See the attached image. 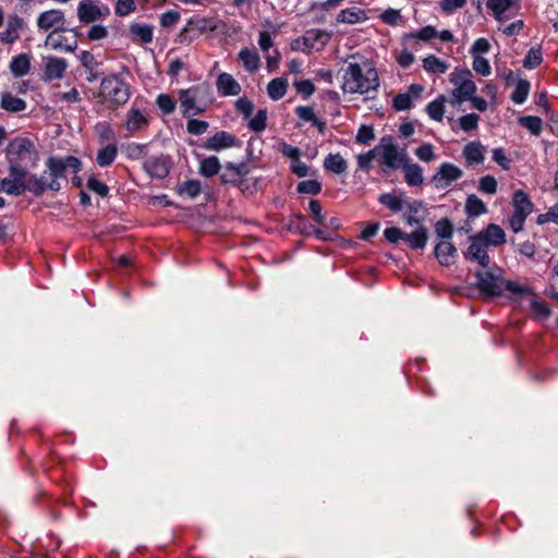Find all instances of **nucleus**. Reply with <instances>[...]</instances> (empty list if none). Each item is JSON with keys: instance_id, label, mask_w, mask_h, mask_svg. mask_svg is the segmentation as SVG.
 Segmentation results:
<instances>
[{"instance_id": "2f4dec72", "label": "nucleus", "mask_w": 558, "mask_h": 558, "mask_svg": "<svg viewBox=\"0 0 558 558\" xmlns=\"http://www.w3.org/2000/svg\"><path fill=\"white\" fill-rule=\"evenodd\" d=\"M239 60L244 69L250 72H256L260 66V57L256 50L244 47L239 52Z\"/></svg>"}, {"instance_id": "4be33fe9", "label": "nucleus", "mask_w": 558, "mask_h": 558, "mask_svg": "<svg viewBox=\"0 0 558 558\" xmlns=\"http://www.w3.org/2000/svg\"><path fill=\"white\" fill-rule=\"evenodd\" d=\"M217 92L225 97L238 96L241 93V85L229 73L222 72L218 75L216 82Z\"/></svg>"}, {"instance_id": "6e6d98bb", "label": "nucleus", "mask_w": 558, "mask_h": 558, "mask_svg": "<svg viewBox=\"0 0 558 558\" xmlns=\"http://www.w3.org/2000/svg\"><path fill=\"white\" fill-rule=\"evenodd\" d=\"M296 190L301 194L317 195L322 191V184L317 180H304L298 184Z\"/></svg>"}, {"instance_id": "0e129e2a", "label": "nucleus", "mask_w": 558, "mask_h": 558, "mask_svg": "<svg viewBox=\"0 0 558 558\" xmlns=\"http://www.w3.org/2000/svg\"><path fill=\"white\" fill-rule=\"evenodd\" d=\"M108 28L98 22L94 23L89 27V29L87 31V38L93 41L101 40L105 39L108 36Z\"/></svg>"}, {"instance_id": "338daca9", "label": "nucleus", "mask_w": 558, "mask_h": 558, "mask_svg": "<svg viewBox=\"0 0 558 558\" xmlns=\"http://www.w3.org/2000/svg\"><path fill=\"white\" fill-rule=\"evenodd\" d=\"M277 150L284 157L290 158L292 161L300 157L301 151L298 147L292 146L284 141H280L277 144Z\"/></svg>"}, {"instance_id": "dca6fc26", "label": "nucleus", "mask_w": 558, "mask_h": 558, "mask_svg": "<svg viewBox=\"0 0 558 558\" xmlns=\"http://www.w3.org/2000/svg\"><path fill=\"white\" fill-rule=\"evenodd\" d=\"M65 25V14L60 9L43 11L36 19V26L40 32H56Z\"/></svg>"}, {"instance_id": "79ce46f5", "label": "nucleus", "mask_w": 558, "mask_h": 558, "mask_svg": "<svg viewBox=\"0 0 558 558\" xmlns=\"http://www.w3.org/2000/svg\"><path fill=\"white\" fill-rule=\"evenodd\" d=\"M220 168H221V166H220V161H219L218 157L210 156V157L204 158L201 161L199 173L205 178H210V177H214L215 174H217L219 172Z\"/></svg>"}, {"instance_id": "6ab92c4d", "label": "nucleus", "mask_w": 558, "mask_h": 558, "mask_svg": "<svg viewBox=\"0 0 558 558\" xmlns=\"http://www.w3.org/2000/svg\"><path fill=\"white\" fill-rule=\"evenodd\" d=\"M470 241L465 258L478 263L482 267H488L490 262L487 253L488 246L477 235L471 236Z\"/></svg>"}, {"instance_id": "13d9d810", "label": "nucleus", "mask_w": 558, "mask_h": 558, "mask_svg": "<svg viewBox=\"0 0 558 558\" xmlns=\"http://www.w3.org/2000/svg\"><path fill=\"white\" fill-rule=\"evenodd\" d=\"M480 117L476 113H468L462 116L458 123L464 132H471L478 126Z\"/></svg>"}, {"instance_id": "1a4fd4ad", "label": "nucleus", "mask_w": 558, "mask_h": 558, "mask_svg": "<svg viewBox=\"0 0 558 558\" xmlns=\"http://www.w3.org/2000/svg\"><path fill=\"white\" fill-rule=\"evenodd\" d=\"M5 155L9 163L13 166H21L22 162L37 159V151L32 141L26 137L13 138L7 147Z\"/></svg>"}, {"instance_id": "3c124183", "label": "nucleus", "mask_w": 558, "mask_h": 558, "mask_svg": "<svg viewBox=\"0 0 558 558\" xmlns=\"http://www.w3.org/2000/svg\"><path fill=\"white\" fill-rule=\"evenodd\" d=\"M29 180H36L38 183L44 185L43 186L44 187L43 189V193L46 190H51V191H59L60 190V183L57 180H54L53 178L49 177V170L48 169L39 178L34 175V174H29Z\"/></svg>"}, {"instance_id": "39448f33", "label": "nucleus", "mask_w": 558, "mask_h": 558, "mask_svg": "<svg viewBox=\"0 0 558 558\" xmlns=\"http://www.w3.org/2000/svg\"><path fill=\"white\" fill-rule=\"evenodd\" d=\"M100 94L109 102L121 106L130 99L131 87L119 74H111L102 78Z\"/></svg>"}, {"instance_id": "58836bf2", "label": "nucleus", "mask_w": 558, "mask_h": 558, "mask_svg": "<svg viewBox=\"0 0 558 558\" xmlns=\"http://www.w3.org/2000/svg\"><path fill=\"white\" fill-rule=\"evenodd\" d=\"M130 33L144 44H150L154 38L153 26L145 23H132L130 25Z\"/></svg>"}, {"instance_id": "f704fd0d", "label": "nucleus", "mask_w": 558, "mask_h": 558, "mask_svg": "<svg viewBox=\"0 0 558 558\" xmlns=\"http://www.w3.org/2000/svg\"><path fill=\"white\" fill-rule=\"evenodd\" d=\"M423 69L429 74H444L449 69V64L440 58L429 54L422 61Z\"/></svg>"}, {"instance_id": "6e6552de", "label": "nucleus", "mask_w": 558, "mask_h": 558, "mask_svg": "<svg viewBox=\"0 0 558 558\" xmlns=\"http://www.w3.org/2000/svg\"><path fill=\"white\" fill-rule=\"evenodd\" d=\"M110 13L109 5L101 0H81L76 8L78 21L85 25L102 22Z\"/></svg>"}, {"instance_id": "603ef678", "label": "nucleus", "mask_w": 558, "mask_h": 558, "mask_svg": "<svg viewBox=\"0 0 558 558\" xmlns=\"http://www.w3.org/2000/svg\"><path fill=\"white\" fill-rule=\"evenodd\" d=\"M497 180L490 174H486L478 180L477 189L480 192L494 195L497 192Z\"/></svg>"}, {"instance_id": "a19ab883", "label": "nucleus", "mask_w": 558, "mask_h": 558, "mask_svg": "<svg viewBox=\"0 0 558 558\" xmlns=\"http://www.w3.org/2000/svg\"><path fill=\"white\" fill-rule=\"evenodd\" d=\"M404 241L414 248H424L427 243V231L425 228H418L410 234H404Z\"/></svg>"}, {"instance_id": "bb28decb", "label": "nucleus", "mask_w": 558, "mask_h": 558, "mask_svg": "<svg viewBox=\"0 0 558 558\" xmlns=\"http://www.w3.org/2000/svg\"><path fill=\"white\" fill-rule=\"evenodd\" d=\"M24 28V21L17 15L10 16L8 20L7 28L0 34V39L4 44H12L19 37L21 31Z\"/></svg>"}, {"instance_id": "4d7b16f0", "label": "nucleus", "mask_w": 558, "mask_h": 558, "mask_svg": "<svg viewBox=\"0 0 558 558\" xmlns=\"http://www.w3.org/2000/svg\"><path fill=\"white\" fill-rule=\"evenodd\" d=\"M414 154L423 162H430L436 158L434 146L429 143L418 146Z\"/></svg>"}, {"instance_id": "774afa93", "label": "nucleus", "mask_w": 558, "mask_h": 558, "mask_svg": "<svg viewBox=\"0 0 558 558\" xmlns=\"http://www.w3.org/2000/svg\"><path fill=\"white\" fill-rule=\"evenodd\" d=\"M294 87L304 98H308L315 93V85L310 80L295 81Z\"/></svg>"}, {"instance_id": "9b49d317", "label": "nucleus", "mask_w": 558, "mask_h": 558, "mask_svg": "<svg viewBox=\"0 0 558 558\" xmlns=\"http://www.w3.org/2000/svg\"><path fill=\"white\" fill-rule=\"evenodd\" d=\"M486 8L499 23L517 16L521 10V0H487Z\"/></svg>"}, {"instance_id": "473e14b6", "label": "nucleus", "mask_w": 558, "mask_h": 558, "mask_svg": "<svg viewBox=\"0 0 558 558\" xmlns=\"http://www.w3.org/2000/svg\"><path fill=\"white\" fill-rule=\"evenodd\" d=\"M118 156V146L116 143H110L101 147L96 155V162L99 167L105 168L114 162Z\"/></svg>"}, {"instance_id": "a18cd8bd", "label": "nucleus", "mask_w": 558, "mask_h": 558, "mask_svg": "<svg viewBox=\"0 0 558 558\" xmlns=\"http://www.w3.org/2000/svg\"><path fill=\"white\" fill-rule=\"evenodd\" d=\"M267 125V110L259 109L248 121V129L255 133L263 132Z\"/></svg>"}, {"instance_id": "680f3d73", "label": "nucleus", "mask_w": 558, "mask_h": 558, "mask_svg": "<svg viewBox=\"0 0 558 558\" xmlns=\"http://www.w3.org/2000/svg\"><path fill=\"white\" fill-rule=\"evenodd\" d=\"M380 20L387 24V25H390V26H396L398 25L401 20H402V15H401V12L400 10H397V9H392V8H389L387 10H385L380 15H379Z\"/></svg>"}, {"instance_id": "c85d7f7f", "label": "nucleus", "mask_w": 558, "mask_h": 558, "mask_svg": "<svg viewBox=\"0 0 558 558\" xmlns=\"http://www.w3.org/2000/svg\"><path fill=\"white\" fill-rule=\"evenodd\" d=\"M366 20H367L366 11L363 9H360L357 7L343 9L338 13V15L336 17V21L338 23L351 24V25L365 22Z\"/></svg>"}, {"instance_id": "aec40b11", "label": "nucleus", "mask_w": 558, "mask_h": 558, "mask_svg": "<svg viewBox=\"0 0 558 558\" xmlns=\"http://www.w3.org/2000/svg\"><path fill=\"white\" fill-rule=\"evenodd\" d=\"M238 138L226 131H219L213 136L208 137L203 147L207 150L220 151L238 145Z\"/></svg>"}, {"instance_id": "72a5a7b5", "label": "nucleus", "mask_w": 558, "mask_h": 558, "mask_svg": "<svg viewBox=\"0 0 558 558\" xmlns=\"http://www.w3.org/2000/svg\"><path fill=\"white\" fill-rule=\"evenodd\" d=\"M289 82L286 77H276L267 84L268 97L272 100H280L287 94Z\"/></svg>"}, {"instance_id": "09e8293b", "label": "nucleus", "mask_w": 558, "mask_h": 558, "mask_svg": "<svg viewBox=\"0 0 558 558\" xmlns=\"http://www.w3.org/2000/svg\"><path fill=\"white\" fill-rule=\"evenodd\" d=\"M519 123L533 135H539L542 132V119L534 116L522 117L519 119Z\"/></svg>"}, {"instance_id": "f8f14e48", "label": "nucleus", "mask_w": 558, "mask_h": 558, "mask_svg": "<svg viewBox=\"0 0 558 558\" xmlns=\"http://www.w3.org/2000/svg\"><path fill=\"white\" fill-rule=\"evenodd\" d=\"M66 28L63 27L56 32L48 33L44 46L48 49L61 51L65 53H72L77 49L78 41L76 34L66 35Z\"/></svg>"}, {"instance_id": "4c0bfd02", "label": "nucleus", "mask_w": 558, "mask_h": 558, "mask_svg": "<svg viewBox=\"0 0 558 558\" xmlns=\"http://www.w3.org/2000/svg\"><path fill=\"white\" fill-rule=\"evenodd\" d=\"M324 168L332 173L341 174L347 170L348 163L339 153L329 154L324 160Z\"/></svg>"}, {"instance_id": "4468645a", "label": "nucleus", "mask_w": 558, "mask_h": 558, "mask_svg": "<svg viewBox=\"0 0 558 558\" xmlns=\"http://www.w3.org/2000/svg\"><path fill=\"white\" fill-rule=\"evenodd\" d=\"M202 86H192L179 92L180 107L184 117L195 116L205 111V106L199 104Z\"/></svg>"}, {"instance_id": "20e7f679", "label": "nucleus", "mask_w": 558, "mask_h": 558, "mask_svg": "<svg viewBox=\"0 0 558 558\" xmlns=\"http://www.w3.org/2000/svg\"><path fill=\"white\" fill-rule=\"evenodd\" d=\"M449 82L454 86L449 94L448 102L451 106L469 101L476 94L477 87L469 69L456 68L449 75Z\"/></svg>"}, {"instance_id": "69168bd1", "label": "nucleus", "mask_w": 558, "mask_h": 558, "mask_svg": "<svg viewBox=\"0 0 558 558\" xmlns=\"http://www.w3.org/2000/svg\"><path fill=\"white\" fill-rule=\"evenodd\" d=\"M201 190H202V187H201V183L198 181L190 180V181L184 182L180 186L179 192H180V194H185L189 197L194 198L201 193Z\"/></svg>"}, {"instance_id": "2eb2a0df", "label": "nucleus", "mask_w": 558, "mask_h": 558, "mask_svg": "<svg viewBox=\"0 0 558 558\" xmlns=\"http://www.w3.org/2000/svg\"><path fill=\"white\" fill-rule=\"evenodd\" d=\"M150 118L146 109H142L133 104L128 110L124 120V128L130 134L144 132L149 126Z\"/></svg>"}, {"instance_id": "bf43d9fd", "label": "nucleus", "mask_w": 558, "mask_h": 558, "mask_svg": "<svg viewBox=\"0 0 558 558\" xmlns=\"http://www.w3.org/2000/svg\"><path fill=\"white\" fill-rule=\"evenodd\" d=\"M156 104L165 114H170L175 109V101L168 94H160L156 99Z\"/></svg>"}, {"instance_id": "e433bc0d", "label": "nucleus", "mask_w": 558, "mask_h": 558, "mask_svg": "<svg viewBox=\"0 0 558 558\" xmlns=\"http://www.w3.org/2000/svg\"><path fill=\"white\" fill-rule=\"evenodd\" d=\"M449 98L444 95L438 96L436 99L430 101L426 107L428 117L437 122L442 121L445 113V104L448 102Z\"/></svg>"}, {"instance_id": "052dcab7", "label": "nucleus", "mask_w": 558, "mask_h": 558, "mask_svg": "<svg viewBox=\"0 0 558 558\" xmlns=\"http://www.w3.org/2000/svg\"><path fill=\"white\" fill-rule=\"evenodd\" d=\"M136 10L135 0H117L114 13L118 16H126Z\"/></svg>"}, {"instance_id": "ddd939ff", "label": "nucleus", "mask_w": 558, "mask_h": 558, "mask_svg": "<svg viewBox=\"0 0 558 558\" xmlns=\"http://www.w3.org/2000/svg\"><path fill=\"white\" fill-rule=\"evenodd\" d=\"M463 177V171L456 165L442 162L433 174L430 182L438 191L447 190L453 182Z\"/></svg>"}, {"instance_id": "ea45409f", "label": "nucleus", "mask_w": 558, "mask_h": 558, "mask_svg": "<svg viewBox=\"0 0 558 558\" xmlns=\"http://www.w3.org/2000/svg\"><path fill=\"white\" fill-rule=\"evenodd\" d=\"M465 211L470 217H478L487 213V206L480 197L472 194L466 198Z\"/></svg>"}, {"instance_id": "c756f323", "label": "nucleus", "mask_w": 558, "mask_h": 558, "mask_svg": "<svg viewBox=\"0 0 558 558\" xmlns=\"http://www.w3.org/2000/svg\"><path fill=\"white\" fill-rule=\"evenodd\" d=\"M457 250L449 241H441L435 247V256L442 266H450L454 263Z\"/></svg>"}, {"instance_id": "f257e3e1", "label": "nucleus", "mask_w": 558, "mask_h": 558, "mask_svg": "<svg viewBox=\"0 0 558 558\" xmlns=\"http://www.w3.org/2000/svg\"><path fill=\"white\" fill-rule=\"evenodd\" d=\"M475 277L477 289L487 296H505L513 302H520L525 295L532 294L531 287L507 280L504 270L498 266L476 271Z\"/></svg>"}, {"instance_id": "8fccbe9b", "label": "nucleus", "mask_w": 558, "mask_h": 558, "mask_svg": "<svg viewBox=\"0 0 558 558\" xmlns=\"http://www.w3.org/2000/svg\"><path fill=\"white\" fill-rule=\"evenodd\" d=\"M543 61L542 50L538 47H532L523 60V65L526 69H535Z\"/></svg>"}, {"instance_id": "37998d69", "label": "nucleus", "mask_w": 558, "mask_h": 558, "mask_svg": "<svg viewBox=\"0 0 558 558\" xmlns=\"http://www.w3.org/2000/svg\"><path fill=\"white\" fill-rule=\"evenodd\" d=\"M378 202L393 213H398L403 208V197L393 193L381 194Z\"/></svg>"}, {"instance_id": "a878e982", "label": "nucleus", "mask_w": 558, "mask_h": 558, "mask_svg": "<svg viewBox=\"0 0 558 558\" xmlns=\"http://www.w3.org/2000/svg\"><path fill=\"white\" fill-rule=\"evenodd\" d=\"M468 166H478L485 160V147L480 142H470L463 148Z\"/></svg>"}, {"instance_id": "f03ea898", "label": "nucleus", "mask_w": 558, "mask_h": 558, "mask_svg": "<svg viewBox=\"0 0 558 558\" xmlns=\"http://www.w3.org/2000/svg\"><path fill=\"white\" fill-rule=\"evenodd\" d=\"M379 87V76L368 60L350 62L343 71L341 89L344 94L368 95Z\"/></svg>"}, {"instance_id": "0eeeda50", "label": "nucleus", "mask_w": 558, "mask_h": 558, "mask_svg": "<svg viewBox=\"0 0 558 558\" xmlns=\"http://www.w3.org/2000/svg\"><path fill=\"white\" fill-rule=\"evenodd\" d=\"M513 213L509 218V227L518 233L523 230L526 218L533 213L534 205L530 196L522 190L514 191L512 195Z\"/></svg>"}, {"instance_id": "9d476101", "label": "nucleus", "mask_w": 558, "mask_h": 558, "mask_svg": "<svg viewBox=\"0 0 558 558\" xmlns=\"http://www.w3.org/2000/svg\"><path fill=\"white\" fill-rule=\"evenodd\" d=\"M377 149L380 151V166L384 172L402 168L409 159L405 148H400L392 142L383 143Z\"/></svg>"}, {"instance_id": "393cba45", "label": "nucleus", "mask_w": 558, "mask_h": 558, "mask_svg": "<svg viewBox=\"0 0 558 558\" xmlns=\"http://www.w3.org/2000/svg\"><path fill=\"white\" fill-rule=\"evenodd\" d=\"M423 92V87L417 84H412L409 88V93L398 94L393 97L392 107L397 111H405L412 107V95L420 97Z\"/></svg>"}, {"instance_id": "864d4df0", "label": "nucleus", "mask_w": 558, "mask_h": 558, "mask_svg": "<svg viewBox=\"0 0 558 558\" xmlns=\"http://www.w3.org/2000/svg\"><path fill=\"white\" fill-rule=\"evenodd\" d=\"M525 298L530 299L531 307L537 318L546 319L550 315L548 306L545 303L537 301L533 292L531 295H525L523 299Z\"/></svg>"}, {"instance_id": "49530a36", "label": "nucleus", "mask_w": 558, "mask_h": 558, "mask_svg": "<svg viewBox=\"0 0 558 558\" xmlns=\"http://www.w3.org/2000/svg\"><path fill=\"white\" fill-rule=\"evenodd\" d=\"M76 59L81 62L86 72L96 71L100 66V62L97 61L95 56L87 50L80 51L76 54Z\"/></svg>"}, {"instance_id": "7c9ffc66", "label": "nucleus", "mask_w": 558, "mask_h": 558, "mask_svg": "<svg viewBox=\"0 0 558 558\" xmlns=\"http://www.w3.org/2000/svg\"><path fill=\"white\" fill-rule=\"evenodd\" d=\"M0 107L10 113H17L24 111L27 108V104L24 99L14 96L11 93H2L0 97Z\"/></svg>"}, {"instance_id": "de8ad7c7", "label": "nucleus", "mask_w": 558, "mask_h": 558, "mask_svg": "<svg viewBox=\"0 0 558 558\" xmlns=\"http://www.w3.org/2000/svg\"><path fill=\"white\" fill-rule=\"evenodd\" d=\"M529 92H530V83L527 81L521 80L517 83L515 88L512 92L511 100L514 104L521 105L526 100V98L529 96Z\"/></svg>"}, {"instance_id": "412c9836", "label": "nucleus", "mask_w": 558, "mask_h": 558, "mask_svg": "<svg viewBox=\"0 0 558 558\" xmlns=\"http://www.w3.org/2000/svg\"><path fill=\"white\" fill-rule=\"evenodd\" d=\"M44 75L47 81L60 80L64 76L68 62L63 58L48 56L43 59Z\"/></svg>"}, {"instance_id": "f3484780", "label": "nucleus", "mask_w": 558, "mask_h": 558, "mask_svg": "<svg viewBox=\"0 0 558 558\" xmlns=\"http://www.w3.org/2000/svg\"><path fill=\"white\" fill-rule=\"evenodd\" d=\"M47 169L49 170V177L58 181V179L65 177L68 169L77 173L81 170V161L72 156L65 158L50 157L47 160Z\"/></svg>"}, {"instance_id": "cd10ccee", "label": "nucleus", "mask_w": 558, "mask_h": 558, "mask_svg": "<svg viewBox=\"0 0 558 558\" xmlns=\"http://www.w3.org/2000/svg\"><path fill=\"white\" fill-rule=\"evenodd\" d=\"M401 169L404 173V181L409 186H420L423 184V168L420 165L408 159Z\"/></svg>"}, {"instance_id": "b1692460", "label": "nucleus", "mask_w": 558, "mask_h": 558, "mask_svg": "<svg viewBox=\"0 0 558 558\" xmlns=\"http://www.w3.org/2000/svg\"><path fill=\"white\" fill-rule=\"evenodd\" d=\"M437 36H438L437 29L432 25H427L416 32L404 34L402 39H403L404 44H407V45L411 46L413 49L417 50L418 40L427 43L434 38H437Z\"/></svg>"}, {"instance_id": "a211bd4d", "label": "nucleus", "mask_w": 558, "mask_h": 558, "mask_svg": "<svg viewBox=\"0 0 558 558\" xmlns=\"http://www.w3.org/2000/svg\"><path fill=\"white\" fill-rule=\"evenodd\" d=\"M171 160L169 157L151 156L144 162L146 173L154 179H163L169 174Z\"/></svg>"}, {"instance_id": "7ed1b4c3", "label": "nucleus", "mask_w": 558, "mask_h": 558, "mask_svg": "<svg viewBox=\"0 0 558 558\" xmlns=\"http://www.w3.org/2000/svg\"><path fill=\"white\" fill-rule=\"evenodd\" d=\"M2 190L9 194L19 196L24 191H29L35 195L43 194V186L36 180H29V173L22 166L10 165V174L1 181Z\"/></svg>"}, {"instance_id": "c03bdc74", "label": "nucleus", "mask_w": 558, "mask_h": 558, "mask_svg": "<svg viewBox=\"0 0 558 558\" xmlns=\"http://www.w3.org/2000/svg\"><path fill=\"white\" fill-rule=\"evenodd\" d=\"M295 113L301 120L305 122H312L320 131L323 130L325 124L317 118L312 107L299 106L295 109Z\"/></svg>"}, {"instance_id": "e2e57ef3", "label": "nucleus", "mask_w": 558, "mask_h": 558, "mask_svg": "<svg viewBox=\"0 0 558 558\" xmlns=\"http://www.w3.org/2000/svg\"><path fill=\"white\" fill-rule=\"evenodd\" d=\"M436 234L445 241L451 239L453 234L452 225L448 219H441L437 221L435 226Z\"/></svg>"}, {"instance_id": "423d86ee", "label": "nucleus", "mask_w": 558, "mask_h": 558, "mask_svg": "<svg viewBox=\"0 0 558 558\" xmlns=\"http://www.w3.org/2000/svg\"><path fill=\"white\" fill-rule=\"evenodd\" d=\"M330 39L331 33L324 29L312 28L306 31L302 36L293 39L290 47L293 51L310 54L313 51L323 50Z\"/></svg>"}, {"instance_id": "5701e85b", "label": "nucleus", "mask_w": 558, "mask_h": 558, "mask_svg": "<svg viewBox=\"0 0 558 558\" xmlns=\"http://www.w3.org/2000/svg\"><path fill=\"white\" fill-rule=\"evenodd\" d=\"M487 246H499L506 243V233L501 227L495 223L488 225L476 234Z\"/></svg>"}, {"instance_id": "c9c22d12", "label": "nucleus", "mask_w": 558, "mask_h": 558, "mask_svg": "<svg viewBox=\"0 0 558 558\" xmlns=\"http://www.w3.org/2000/svg\"><path fill=\"white\" fill-rule=\"evenodd\" d=\"M31 70V59L27 54L21 53L10 62V71L15 77L26 75Z\"/></svg>"}, {"instance_id": "5fc2aeb1", "label": "nucleus", "mask_w": 558, "mask_h": 558, "mask_svg": "<svg viewBox=\"0 0 558 558\" xmlns=\"http://www.w3.org/2000/svg\"><path fill=\"white\" fill-rule=\"evenodd\" d=\"M472 69L481 76H488L492 73L489 61L483 56L473 57Z\"/></svg>"}]
</instances>
